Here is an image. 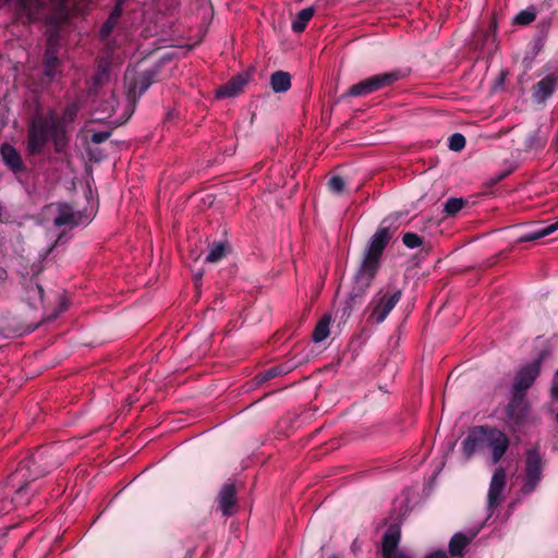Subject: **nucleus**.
Returning a JSON list of instances; mask_svg holds the SVG:
<instances>
[{
    "instance_id": "2f4dec72",
    "label": "nucleus",
    "mask_w": 558,
    "mask_h": 558,
    "mask_svg": "<svg viewBox=\"0 0 558 558\" xmlns=\"http://www.w3.org/2000/svg\"><path fill=\"white\" fill-rule=\"evenodd\" d=\"M270 86L275 93H286L291 87V75L284 71H276L270 76Z\"/></svg>"
},
{
    "instance_id": "6e6552de",
    "label": "nucleus",
    "mask_w": 558,
    "mask_h": 558,
    "mask_svg": "<svg viewBox=\"0 0 558 558\" xmlns=\"http://www.w3.org/2000/svg\"><path fill=\"white\" fill-rule=\"evenodd\" d=\"M543 476V459L537 446L525 451V470L522 492L531 494L534 492Z\"/></svg>"
},
{
    "instance_id": "3c124183",
    "label": "nucleus",
    "mask_w": 558,
    "mask_h": 558,
    "mask_svg": "<svg viewBox=\"0 0 558 558\" xmlns=\"http://www.w3.org/2000/svg\"><path fill=\"white\" fill-rule=\"evenodd\" d=\"M4 542H5V534H0V547H2Z\"/></svg>"
},
{
    "instance_id": "8fccbe9b",
    "label": "nucleus",
    "mask_w": 558,
    "mask_h": 558,
    "mask_svg": "<svg viewBox=\"0 0 558 558\" xmlns=\"http://www.w3.org/2000/svg\"><path fill=\"white\" fill-rule=\"evenodd\" d=\"M549 25H550L549 21H542L539 23V27L542 28V31H547L549 28Z\"/></svg>"
},
{
    "instance_id": "7c9ffc66",
    "label": "nucleus",
    "mask_w": 558,
    "mask_h": 558,
    "mask_svg": "<svg viewBox=\"0 0 558 558\" xmlns=\"http://www.w3.org/2000/svg\"><path fill=\"white\" fill-rule=\"evenodd\" d=\"M53 223L56 227L70 226L72 228L78 225L72 207L68 204L59 207V213L54 217Z\"/></svg>"
},
{
    "instance_id": "c03bdc74",
    "label": "nucleus",
    "mask_w": 558,
    "mask_h": 558,
    "mask_svg": "<svg viewBox=\"0 0 558 558\" xmlns=\"http://www.w3.org/2000/svg\"><path fill=\"white\" fill-rule=\"evenodd\" d=\"M111 136V131H94L90 141L94 144H101Z\"/></svg>"
},
{
    "instance_id": "5701e85b",
    "label": "nucleus",
    "mask_w": 558,
    "mask_h": 558,
    "mask_svg": "<svg viewBox=\"0 0 558 558\" xmlns=\"http://www.w3.org/2000/svg\"><path fill=\"white\" fill-rule=\"evenodd\" d=\"M247 74H238L216 89V97L219 99L234 97L240 94L247 84Z\"/></svg>"
},
{
    "instance_id": "9d476101",
    "label": "nucleus",
    "mask_w": 558,
    "mask_h": 558,
    "mask_svg": "<svg viewBox=\"0 0 558 558\" xmlns=\"http://www.w3.org/2000/svg\"><path fill=\"white\" fill-rule=\"evenodd\" d=\"M530 413V402L525 395L512 392L511 399L506 408V423L511 428L523 425Z\"/></svg>"
},
{
    "instance_id": "6e6d98bb",
    "label": "nucleus",
    "mask_w": 558,
    "mask_h": 558,
    "mask_svg": "<svg viewBox=\"0 0 558 558\" xmlns=\"http://www.w3.org/2000/svg\"><path fill=\"white\" fill-rule=\"evenodd\" d=\"M175 423L178 425L179 423H181V420L177 417Z\"/></svg>"
},
{
    "instance_id": "bb28decb",
    "label": "nucleus",
    "mask_w": 558,
    "mask_h": 558,
    "mask_svg": "<svg viewBox=\"0 0 558 558\" xmlns=\"http://www.w3.org/2000/svg\"><path fill=\"white\" fill-rule=\"evenodd\" d=\"M78 111L80 106L76 102H70L65 106L61 116H57L56 111L52 109H50L48 112L51 120H54L65 126L73 128V123L77 117Z\"/></svg>"
},
{
    "instance_id": "1a4fd4ad",
    "label": "nucleus",
    "mask_w": 558,
    "mask_h": 558,
    "mask_svg": "<svg viewBox=\"0 0 558 558\" xmlns=\"http://www.w3.org/2000/svg\"><path fill=\"white\" fill-rule=\"evenodd\" d=\"M375 277L376 276L364 274L360 269L356 271L354 276V286L345 301L344 307L342 308V318L350 317L352 311L363 303L366 292L372 286Z\"/></svg>"
},
{
    "instance_id": "864d4df0",
    "label": "nucleus",
    "mask_w": 558,
    "mask_h": 558,
    "mask_svg": "<svg viewBox=\"0 0 558 558\" xmlns=\"http://www.w3.org/2000/svg\"><path fill=\"white\" fill-rule=\"evenodd\" d=\"M555 145H556V149L558 150V131H557V135H556V138H555Z\"/></svg>"
},
{
    "instance_id": "6ab92c4d",
    "label": "nucleus",
    "mask_w": 558,
    "mask_h": 558,
    "mask_svg": "<svg viewBox=\"0 0 558 558\" xmlns=\"http://www.w3.org/2000/svg\"><path fill=\"white\" fill-rule=\"evenodd\" d=\"M558 88V76L549 74L538 81L532 89V99L536 104H544Z\"/></svg>"
},
{
    "instance_id": "72a5a7b5",
    "label": "nucleus",
    "mask_w": 558,
    "mask_h": 558,
    "mask_svg": "<svg viewBox=\"0 0 558 558\" xmlns=\"http://www.w3.org/2000/svg\"><path fill=\"white\" fill-rule=\"evenodd\" d=\"M315 14V9L313 7L305 8L301 10L292 21L291 27L294 33H302L307 23Z\"/></svg>"
},
{
    "instance_id": "473e14b6",
    "label": "nucleus",
    "mask_w": 558,
    "mask_h": 558,
    "mask_svg": "<svg viewBox=\"0 0 558 558\" xmlns=\"http://www.w3.org/2000/svg\"><path fill=\"white\" fill-rule=\"evenodd\" d=\"M291 369L292 367L286 364L275 365L258 373L254 379L257 385H260L280 375L288 374Z\"/></svg>"
},
{
    "instance_id": "f3484780",
    "label": "nucleus",
    "mask_w": 558,
    "mask_h": 558,
    "mask_svg": "<svg viewBox=\"0 0 558 558\" xmlns=\"http://www.w3.org/2000/svg\"><path fill=\"white\" fill-rule=\"evenodd\" d=\"M506 470L502 466L496 468L493 473L487 494L488 510H493L499 504L504 489L506 487Z\"/></svg>"
},
{
    "instance_id": "f03ea898",
    "label": "nucleus",
    "mask_w": 558,
    "mask_h": 558,
    "mask_svg": "<svg viewBox=\"0 0 558 558\" xmlns=\"http://www.w3.org/2000/svg\"><path fill=\"white\" fill-rule=\"evenodd\" d=\"M391 239L390 228L380 226L365 247L359 269L364 274L376 276L380 267L383 253Z\"/></svg>"
},
{
    "instance_id": "c756f323",
    "label": "nucleus",
    "mask_w": 558,
    "mask_h": 558,
    "mask_svg": "<svg viewBox=\"0 0 558 558\" xmlns=\"http://www.w3.org/2000/svg\"><path fill=\"white\" fill-rule=\"evenodd\" d=\"M558 230V220L554 223H550L546 227L536 228L531 230L522 235H520L517 240L518 243L533 242L539 240L546 235H549Z\"/></svg>"
},
{
    "instance_id": "f704fd0d",
    "label": "nucleus",
    "mask_w": 558,
    "mask_h": 558,
    "mask_svg": "<svg viewBox=\"0 0 558 558\" xmlns=\"http://www.w3.org/2000/svg\"><path fill=\"white\" fill-rule=\"evenodd\" d=\"M7 486L14 489V496L12 497V502L16 506L27 505L29 502V498L26 496L28 489V483L16 480L15 486L9 484V478L7 480Z\"/></svg>"
},
{
    "instance_id": "f257e3e1",
    "label": "nucleus",
    "mask_w": 558,
    "mask_h": 558,
    "mask_svg": "<svg viewBox=\"0 0 558 558\" xmlns=\"http://www.w3.org/2000/svg\"><path fill=\"white\" fill-rule=\"evenodd\" d=\"M22 24L34 23L46 10L48 2L52 4V12L47 16L50 25L58 26L64 23L68 17V9L64 0H1Z\"/></svg>"
},
{
    "instance_id": "e433bc0d",
    "label": "nucleus",
    "mask_w": 558,
    "mask_h": 558,
    "mask_svg": "<svg viewBox=\"0 0 558 558\" xmlns=\"http://www.w3.org/2000/svg\"><path fill=\"white\" fill-rule=\"evenodd\" d=\"M330 316L324 315L317 323L313 331V340L320 342L325 340L329 335Z\"/></svg>"
},
{
    "instance_id": "09e8293b",
    "label": "nucleus",
    "mask_w": 558,
    "mask_h": 558,
    "mask_svg": "<svg viewBox=\"0 0 558 558\" xmlns=\"http://www.w3.org/2000/svg\"><path fill=\"white\" fill-rule=\"evenodd\" d=\"M163 480H167L168 485H170V483H171V471L170 470L168 471L167 476H166V474L162 473L156 478L158 484H161V482H163Z\"/></svg>"
},
{
    "instance_id": "39448f33",
    "label": "nucleus",
    "mask_w": 558,
    "mask_h": 558,
    "mask_svg": "<svg viewBox=\"0 0 558 558\" xmlns=\"http://www.w3.org/2000/svg\"><path fill=\"white\" fill-rule=\"evenodd\" d=\"M51 119L40 113L35 114L27 130V150L31 155L37 156L43 154L46 144L50 140Z\"/></svg>"
},
{
    "instance_id": "2eb2a0df",
    "label": "nucleus",
    "mask_w": 558,
    "mask_h": 558,
    "mask_svg": "<svg viewBox=\"0 0 558 558\" xmlns=\"http://www.w3.org/2000/svg\"><path fill=\"white\" fill-rule=\"evenodd\" d=\"M43 82L50 84L62 76L63 61L59 53H52L51 50L45 51L41 60Z\"/></svg>"
},
{
    "instance_id": "c9c22d12",
    "label": "nucleus",
    "mask_w": 558,
    "mask_h": 558,
    "mask_svg": "<svg viewBox=\"0 0 558 558\" xmlns=\"http://www.w3.org/2000/svg\"><path fill=\"white\" fill-rule=\"evenodd\" d=\"M202 39L203 36L199 35V32H197V36L194 38L193 41H190V39L185 40L182 36H177V58L185 56L190 50L199 45Z\"/></svg>"
},
{
    "instance_id": "f8f14e48",
    "label": "nucleus",
    "mask_w": 558,
    "mask_h": 558,
    "mask_svg": "<svg viewBox=\"0 0 558 558\" xmlns=\"http://www.w3.org/2000/svg\"><path fill=\"white\" fill-rule=\"evenodd\" d=\"M484 438L485 446L492 450L493 463H498L509 448L510 440L508 436L504 432L486 425Z\"/></svg>"
},
{
    "instance_id": "393cba45",
    "label": "nucleus",
    "mask_w": 558,
    "mask_h": 558,
    "mask_svg": "<svg viewBox=\"0 0 558 558\" xmlns=\"http://www.w3.org/2000/svg\"><path fill=\"white\" fill-rule=\"evenodd\" d=\"M72 130L73 128L65 126L54 120H51L50 140L52 141L57 153H62L68 147L70 141L69 134Z\"/></svg>"
},
{
    "instance_id": "4be33fe9",
    "label": "nucleus",
    "mask_w": 558,
    "mask_h": 558,
    "mask_svg": "<svg viewBox=\"0 0 558 558\" xmlns=\"http://www.w3.org/2000/svg\"><path fill=\"white\" fill-rule=\"evenodd\" d=\"M400 542V529L398 525H390L381 538L383 558H407L404 555L395 556Z\"/></svg>"
},
{
    "instance_id": "de8ad7c7",
    "label": "nucleus",
    "mask_w": 558,
    "mask_h": 558,
    "mask_svg": "<svg viewBox=\"0 0 558 558\" xmlns=\"http://www.w3.org/2000/svg\"><path fill=\"white\" fill-rule=\"evenodd\" d=\"M424 558H448V556L444 549H438L427 554Z\"/></svg>"
},
{
    "instance_id": "b1692460",
    "label": "nucleus",
    "mask_w": 558,
    "mask_h": 558,
    "mask_svg": "<svg viewBox=\"0 0 558 558\" xmlns=\"http://www.w3.org/2000/svg\"><path fill=\"white\" fill-rule=\"evenodd\" d=\"M110 69L111 63L109 61L100 60L98 62L97 71L87 89L88 97L97 96L98 94L102 93L100 89L110 78Z\"/></svg>"
},
{
    "instance_id": "aec40b11",
    "label": "nucleus",
    "mask_w": 558,
    "mask_h": 558,
    "mask_svg": "<svg viewBox=\"0 0 558 558\" xmlns=\"http://www.w3.org/2000/svg\"><path fill=\"white\" fill-rule=\"evenodd\" d=\"M218 509L225 517L232 515L236 510V489L233 483H226L217 497Z\"/></svg>"
},
{
    "instance_id": "a18cd8bd",
    "label": "nucleus",
    "mask_w": 558,
    "mask_h": 558,
    "mask_svg": "<svg viewBox=\"0 0 558 558\" xmlns=\"http://www.w3.org/2000/svg\"><path fill=\"white\" fill-rule=\"evenodd\" d=\"M29 293L35 294L40 302L44 301V288L40 284H32L29 288Z\"/></svg>"
},
{
    "instance_id": "20e7f679",
    "label": "nucleus",
    "mask_w": 558,
    "mask_h": 558,
    "mask_svg": "<svg viewBox=\"0 0 558 558\" xmlns=\"http://www.w3.org/2000/svg\"><path fill=\"white\" fill-rule=\"evenodd\" d=\"M407 72L400 69H396L390 72L378 73L363 81H360L356 84H353L345 93V96H367L379 89L392 86L395 83L404 78Z\"/></svg>"
},
{
    "instance_id": "ddd939ff",
    "label": "nucleus",
    "mask_w": 558,
    "mask_h": 558,
    "mask_svg": "<svg viewBox=\"0 0 558 558\" xmlns=\"http://www.w3.org/2000/svg\"><path fill=\"white\" fill-rule=\"evenodd\" d=\"M497 28V21L493 17L485 31H478L474 35L472 48L481 52L486 51L488 54H493L498 49Z\"/></svg>"
},
{
    "instance_id": "cd10ccee",
    "label": "nucleus",
    "mask_w": 558,
    "mask_h": 558,
    "mask_svg": "<svg viewBox=\"0 0 558 558\" xmlns=\"http://www.w3.org/2000/svg\"><path fill=\"white\" fill-rule=\"evenodd\" d=\"M231 251V246L227 241H214L208 245V253L205 257L207 263H218L225 258Z\"/></svg>"
},
{
    "instance_id": "603ef678",
    "label": "nucleus",
    "mask_w": 558,
    "mask_h": 558,
    "mask_svg": "<svg viewBox=\"0 0 558 558\" xmlns=\"http://www.w3.org/2000/svg\"><path fill=\"white\" fill-rule=\"evenodd\" d=\"M68 308V303L65 301H63L61 303V311H65Z\"/></svg>"
},
{
    "instance_id": "4c0bfd02",
    "label": "nucleus",
    "mask_w": 558,
    "mask_h": 558,
    "mask_svg": "<svg viewBox=\"0 0 558 558\" xmlns=\"http://www.w3.org/2000/svg\"><path fill=\"white\" fill-rule=\"evenodd\" d=\"M466 204V201L462 197H450L444 205V211L447 216H454L458 214Z\"/></svg>"
},
{
    "instance_id": "49530a36",
    "label": "nucleus",
    "mask_w": 558,
    "mask_h": 558,
    "mask_svg": "<svg viewBox=\"0 0 558 558\" xmlns=\"http://www.w3.org/2000/svg\"><path fill=\"white\" fill-rule=\"evenodd\" d=\"M550 395L554 400H558V369L556 371L551 384Z\"/></svg>"
},
{
    "instance_id": "0eeeda50",
    "label": "nucleus",
    "mask_w": 558,
    "mask_h": 558,
    "mask_svg": "<svg viewBox=\"0 0 558 558\" xmlns=\"http://www.w3.org/2000/svg\"><path fill=\"white\" fill-rule=\"evenodd\" d=\"M401 295L400 289H392L386 293L378 292L366 307V311L369 312L367 320L374 324H381L400 301Z\"/></svg>"
},
{
    "instance_id": "5fc2aeb1",
    "label": "nucleus",
    "mask_w": 558,
    "mask_h": 558,
    "mask_svg": "<svg viewBox=\"0 0 558 558\" xmlns=\"http://www.w3.org/2000/svg\"><path fill=\"white\" fill-rule=\"evenodd\" d=\"M352 548H353V553H354V555H356L355 549H357V546H354V547H352Z\"/></svg>"
},
{
    "instance_id": "dca6fc26",
    "label": "nucleus",
    "mask_w": 558,
    "mask_h": 558,
    "mask_svg": "<svg viewBox=\"0 0 558 558\" xmlns=\"http://www.w3.org/2000/svg\"><path fill=\"white\" fill-rule=\"evenodd\" d=\"M482 525L471 527L466 532H457L449 541L448 550L451 557H462L465 554V548L477 536Z\"/></svg>"
},
{
    "instance_id": "9b49d317",
    "label": "nucleus",
    "mask_w": 558,
    "mask_h": 558,
    "mask_svg": "<svg viewBox=\"0 0 558 558\" xmlns=\"http://www.w3.org/2000/svg\"><path fill=\"white\" fill-rule=\"evenodd\" d=\"M542 359H537L521 367L513 379L512 392L525 395L541 374Z\"/></svg>"
},
{
    "instance_id": "412c9836",
    "label": "nucleus",
    "mask_w": 558,
    "mask_h": 558,
    "mask_svg": "<svg viewBox=\"0 0 558 558\" xmlns=\"http://www.w3.org/2000/svg\"><path fill=\"white\" fill-rule=\"evenodd\" d=\"M0 155L2 162L14 173H22L26 171V167L22 160L19 150L9 143H3L0 146Z\"/></svg>"
},
{
    "instance_id": "ea45409f",
    "label": "nucleus",
    "mask_w": 558,
    "mask_h": 558,
    "mask_svg": "<svg viewBox=\"0 0 558 558\" xmlns=\"http://www.w3.org/2000/svg\"><path fill=\"white\" fill-rule=\"evenodd\" d=\"M466 140L463 134L461 133H453L449 137V149L452 151H460L465 147Z\"/></svg>"
},
{
    "instance_id": "423d86ee",
    "label": "nucleus",
    "mask_w": 558,
    "mask_h": 558,
    "mask_svg": "<svg viewBox=\"0 0 558 558\" xmlns=\"http://www.w3.org/2000/svg\"><path fill=\"white\" fill-rule=\"evenodd\" d=\"M155 80V72L147 70L132 75H125L126 84V99L129 102L128 116L124 122L128 121L135 111V106L140 97L150 87Z\"/></svg>"
},
{
    "instance_id": "c85d7f7f",
    "label": "nucleus",
    "mask_w": 558,
    "mask_h": 558,
    "mask_svg": "<svg viewBox=\"0 0 558 558\" xmlns=\"http://www.w3.org/2000/svg\"><path fill=\"white\" fill-rule=\"evenodd\" d=\"M122 13V1L119 0L110 12L106 22L100 27L99 34L102 39L107 38L112 33L119 20L121 19Z\"/></svg>"
},
{
    "instance_id": "4468645a",
    "label": "nucleus",
    "mask_w": 558,
    "mask_h": 558,
    "mask_svg": "<svg viewBox=\"0 0 558 558\" xmlns=\"http://www.w3.org/2000/svg\"><path fill=\"white\" fill-rule=\"evenodd\" d=\"M90 109L94 114H99L97 120L110 118L118 106V100L114 90H102L97 96H92Z\"/></svg>"
},
{
    "instance_id": "a878e982",
    "label": "nucleus",
    "mask_w": 558,
    "mask_h": 558,
    "mask_svg": "<svg viewBox=\"0 0 558 558\" xmlns=\"http://www.w3.org/2000/svg\"><path fill=\"white\" fill-rule=\"evenodd\" d=\"M548 135L541 128L532 130L521 136L522 148L525 151L541 150L547 143Z\"/></svg>"
},
{
    "instance_id": "a19ab883",
    "label": "nucleus",
    "mask_w": 558,
    "mask_h": 558,
    "mask_svg": "<svg viewBox=\"0 0 558 558\" xmlns=\"http://www.w3.org/2000/svg\"><path fill=\"white\" fill-rule=\"evenodd\" d=\"M402 242L408 248H416L423 244V238L414 232H405Z\"/></svg>"
},
{
    "instance_id": "4d7b16f0",
    "label": "nucleus",
    "mask_w": 558,
    "mask_h": 558,
    "mask_svg": "<svg viewBox=\"0 0 558 558\" xmlns=\"http://www.w3.org/2000/svg\"><path fill=\"white\" fill-rule=\"evenodd\" d=\"M356 539L353 542L352 547L356 546Z\"/></svg>"
},
{
    "instance_id": "7ed1b4c3",
    "label": "nucleus",
    "mask_w": 558,
    "mask_h": 558,
    "mask_svg": "<svg viewBox=\"0 0 558 558\" xmlns=\"http://www.w3.org/2000/svg\"><path fill=\"white\" fill-rule=\"evenodd\" d=\"M53 468L54 463L45 461L44 452L36 450L19 462L15 471L9 475V484L14 487L16 480H22L29 484L48 474Z\"/></svg>"
},
{
    "instance_id": "58836bf2",
    "label": "nucleus",
    "mask_w": 558,
    "mask_h": 558,
    "mask_svg": "<svg viewBox=\"0 0 558 558\" xmlns=\"http://www.w3.org/2000/svg\"><path fill=\"white\" fill-rule=\"evenodd\" d=\"M536 17V12L534 7H529L525 10L520 11L513 19V23L517 25H529Z\"/></svg>"
},
{
    "instance_id": "37998d69",
    "label": "nucleus",
    "mask_w": 558,
    "mask_h": 558,
    "mask_svg": "<svg viewBox=\"0 0 558 558\" xmlns=\"http://www.w3.org/2000/svg\"><path fill=\"white\" fill-rule=\"evenodd\" d=\"M51 50L52 53H59L60 43L58 32H51L47 38V45L45 51Z\"/></svg>"
},
{
    "instance_id": "79ce46f5",
    "label": "nucleus",
    "mask_w": 558,
    "mask_h": 558,
    "mask_svg": "<svg viewBox=\"0 0 558 558\" xmlns=\"http://www.w3.org/2000/svg\"><path fill=\"white\" fill-rule=\"evenodd\" d=\"M328 187L332 193L341 194L345 189V181L340 175H333L328 180Z\"/></svg>"
},
{
    "instance_id": "a211bd4d",
    "label": "nucleus",
    "mask_w": 558,
    "mask_h": 558,
    "mask_svg": "<svg viewBox=\"0 0 558 558\" xmlns=\"http://www.w3.org/2000/svg\"><path fill=\"white\" fill-rule=\"evenodd\" d=\"M486 425L474 426L462 441V453L466 460L485 446Z\"/></svg>"
}]
</instances>
